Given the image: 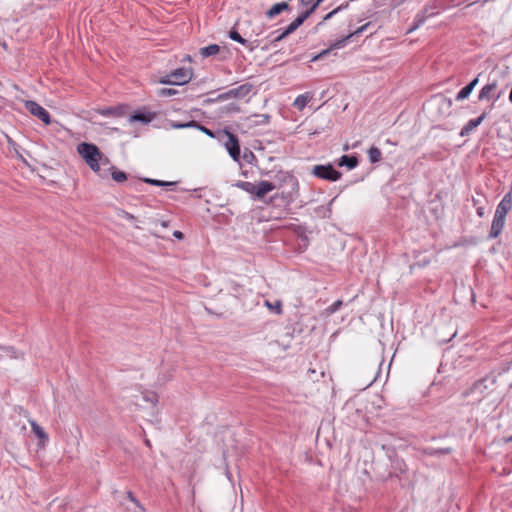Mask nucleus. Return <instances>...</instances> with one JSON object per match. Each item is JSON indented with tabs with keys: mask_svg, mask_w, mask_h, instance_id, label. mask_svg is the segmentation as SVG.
Masks as SVG:
<instances>
[{
	"mask_svg": "<svg viewBox=\"0 0 512 512\" xmlns=\"http://www.w3.org/2000/svg\"><path fill=\"white\" fill-rule=\"evenodd\" d=\"M25 108L30 114L40 119L46 125H49L51 123L49 112L41 105H39L37 102L28 100L25 102Z\"/></svg>",
	"mask_w": 512,
	"mask_h": 512,
	"instance_id": "nucleus-5",
	"label": "nucleus"
},
{
	"mask_svg": "<svg viewBox=\"0 0 512 512\" xmlns=\"http://www.w3.org/2000/svg\"><path fill=\"white\" fill-rule=\"evenodd\" d=\"M322 1L323 0H300V6L303 8L313 7L315 11Z\"/></svg>",
	"mask_w": 512,
	"mask_h": 512,
	"instance_id": "nucleus-32",
	"label": "nucleus"
},
{
	"mask_svg": "<svg viewBox=\"0 0 512 512\" xmlns=\"http://www.w3.org/2000/svg\"><path fill=\"white\" fill-rule=\"evenodd\" d=\"M452 451H453V449L450 447H445V448L425 447V448L420 449V452L423 455L435 456V457H440L442 455H448V454L452 453Z\"/></svg>",
	"mask_w": 512,
	"mask_h": 512,
	"instance_id": "nucleus-15",
	"label": "nucleus"
},
{
	"mask_svg": "<svg viewBox=\"0 0 512 512\" xmlns=\"http://www.w3.org/2000/svg\"><path fill=\"white\" fill-rule=\"evenodd\" d=\"M252 88H253L252 84L245 83L236 88L230 89L227 92L220 94L218 96V99L227 100V99H231V98H244L251 92Z\"/></svg>",
	"mask_w": 512,
	"mask_h": 512,
	"instance_id": "nucleus-6",
	"label": "nucleus"
},
{
	"mask_svg": "<svg viewBox=\"0 0 512 512\" xmlns=\"http://www.w3.org/2000/svg\"><path fill=\"white\" fill-rule=\"evenodd\" d=\"M229 37L230 39H232L233 41H236L244 46H246L250 51H253L257 46H258V43L257 44H254L256 43L257 41H254V42H249L248 40H246L245 38H243L236 30H231L229 32Z\"/></svg>",
	"mask_w": 512,
	"mask_h": 512,
	"instance_id": "nucleus-17",
	"label": "nucleus"
},
{
	"mask_svg": "<svg viewBox=\"0 0 512 512\" xmlns=\"http://www.w3.org/2000/svg\"><path fill=\"white\" fill-rule=\"evenodd\" d=\"M504 226H505V218L498 217V216L494 215V218H493V221L491 224V229L489 232V238H491V239L497 238L503 231Z\"/></svg>",
	"mask_w": 512,
	"mask_h": 512,
	"instance_id": "nucleus-13",
	"label": "nucleus"
},
{
	"mask_svg": "<svg viewBox=\"0 0 512 512\" xmlns=\"http://www.w3.org/2000/svg\"><path fill=\"white\" fill-rule=\"evenodd\" d=\"M498 83L497 81H492L490 83H487L484 85L478 94V100L479 101H491L492 104L490 106V109L493 108L494 104L500 99L502 95V91L498 90Z\"/></svg>",
	"mask_w": 512,
	"mask_h": 512,
	"instance_id": "nucleus-2",
	"label": "nucleus"
},
{
	"mask_svg": "<svg viewBox=\"0 0 512 512\" xmlns=\"http://www.w3.org/2000/svg\"><path fill=\"white\" fill-rule=\"evenodd\" d=\"M289 181L293 186H297L298 183L296 181V179L294 177H292L291 175H285L284 176V181Z\"/></svg>",
	"mask_w": 512,
	"mask_h": 512,
	"instance_id": "nucleus-42",
	"label": "nucleus"
},
{
	"mask_svg": "<svg viewBox=\"0 0 512 512\" xmlns=\"http://www.w3.org/2000/svg\"><path fill=\"white\" fill-rule=\"evenodd\" d=\"M508 442L512 441V435L507 439Z\"/></svg>",
	"mask_w": 512,
	"mask_h": 512,
	"instance_id": "nucleus-52",
	"label": "nucleus"
},
{
	"mask_svg": "<svg viewBox=\"0 0 512 512\" xmlns=\"http://www.w3.org/2000/svg\"><path fill=\"white\" fill-rule=\"evenodd\" d=\"M142 398L145 402L149 403L152 408L158 405V395L154 391L144 390L141 392Z\"/></svg>",
	"mask_w": 512,
	"mask_h": 512,
	"instance_id": "nucleus-21",
	"label": "nucleus"
},
{
	"mask_svg": "<svg viewBox=\"0 0 512 512\" xmlns=\"http://www.w3.org/2000/svg\"><path fill=\"white\" fill-rule=\"evenodd\" d=\"M329 53V49L328 50H324L323 52H321L320 54H318L314 60H317V59H320L322 58L324 55L328 54Z\"/></svg>",
	"mask_w": 512,
	"mask_h": 512,
	"instance_id": "nucleus-46",
	"label": "nucleus"
},
{
	"mask_svg": "<svg viewBox=\"0 0 512 512\" xmlns=\"http://www.w3.org/2000/svg\"><path fill=\"white\" fill-rule=\"evenodd\" d=\"M173 236L175 238H177V239H180V240L183 239V233L181 231H178V230L173 232Z\"/></svg>",
	"mask_w": 512,
	"mask_h": 512,
	"instance_id": "nucleus-45",
	"label": "nucleus"
},
{
	"mask_svg": "<svg viewBox=\"0 0 512 512\" xmlns=\"http://www.w3.org/2000/svg\"><path fill=\"white\" fill-rule=\"evenodd\" d=\"M223 134L227 138L224 142V146L234 161H240V144L237 136L231 132L224 130Z\"/></svg>",
	"mask_w": 512,
	"mask_h": 512,
	"instance_id": "nucleus-3",
	"label": "nucleus"
},
{
	"mask_svg": "<svg viewBox=\"0 0 512 512\" xmlns=\"http://www.w3.org/2000/svg\"><path fill=\"white\" fill-rule=\"evenodd\" d=\"M77 151L80 156L84 159L89 168L100 174V164L108 162L107 158H104L98 147L91 143H80L77 146Z\"/></svg>",
	"mask_w": 512,
	"mask_h": 512,
	"instance_id": "nucleus-1",
	"label": "nucleus"
},
{
	"mask_svg": "<svg viewBox=\"0 0 512 512\" xmlns=\"http://www.w3.org/2000/svg\"><path fill=\"white\" fill-rule=\"evenodd\" d=\"M278 188L279 186L274 182H269L265 180L259 181L256 184V199H262L269 192Z\"/></svg>",
	"mask_w": 512,
	"mask_h": 512,
	"instance_id": "nucleus-11",
	"label": "nucleus"
},
{
	"mask_svg": "<svg viewBox=\"0 0 512 512\" xmlns=\"http://www.w3.org/2000/svg\"><path fill=\"white\" fill-rule=\"evenodd\" d=\"M311 99H312L311 94H309V93L301 94L296 97V99L293 102V106L297 110L302 111Z\"/></svg>",
	"mask_w": 512,
	"mask_h": 512,
	"instance_id": "nucleus-18",
	"label": "nucleus"
},
{
	"mask_svg": "<svg viewBox=\"0 0 512 512\" xmlns=\"http://www.w3.org/2000/svg\"><path fill=\"white\" fill-rule=\"evenodd\" d=\"M159 94H160L161 96H164V97H165V96H172V95L176 94V90L171 89V88H163V89H161V90L159 91Z\"/></svg>",
	"mask_w": 512,
	"mask_h": 512,
	"instance_id": "nucleus-37",
	"label": "nucleus"
},
{
	"mask_svg": "<svg viewBox=\"0 0 512 512\" xmlns=\"http://www.w3.org/2000/svg\"><path fill=\"white\" fill-rule=\"evenodd\" d=\"M304 22L302 21V18L296 17L294 21H292L287 27H286V34L293 33L298 27H300Z\"/></svg>",
	"mask_w": 512,
	"mask_h": 512,
	"instance_id": "nucleus-30",
	"label": "nucleus"
},
{
	"mask_svg": "<svg viewBox=\"0 0 512 512\" xmlns=\"http://www.w3.org/2000/svg\"><path fill=\"white\" fill-rule=\"evenodd\" d=\"M479 76H476L468 85H472V89H474L476 87V85L478 84L479 82Z\"/></svg>",
	"mask_w": 512,
	"mask_h": 512,
	"instance_id": "nucleus-43",
	"label": "nucleus"
},
{
	"mask_svg": "<svg viewBox=\"0 0 512 512\" xmlns=\"http://www.w3.org/2000/svg\"><path fill=\"white\" fill-rule=\"evenodd\" d=\"M129 498H130V499H131V500H132V501H133V502H134L138 507H140V506H139V503H138V502H137V500L132 496V493H131V492H129Z\"/></svg>",
	"mask_w": 512,
	"mask_h": 512,
	"instance_id": "nucleus-48",
	"label": "nucleus"
},
{
	"mask_svg": "<svg viewBox=\"0 0 512 512\" xmlns=\"http://www.w3.org/2000/svg\"><path fill=\"white\" fill-rule=\"evenodd\" d=\"M145 443L147 446H150V441L149 440H145Z\"/></svg>",
	"mask_w": 512,
	"mask_h": 512,
	"instance_id": "nucleus-51",
	"label": "nucleus"
},
{
	"mask_svg": "<svg viewBox=\"0 0 512 512\" xmlns=\"http://www.w3.org/2000/svg\"><path fill=\"white\" fill-rule=\"evenodd\" d=\"M193 76V71L190 68H177L170 73L172 77V85H184L187 84Z\"/></svg>",
	"mask_w": 512,
	"mask_h": 512,
	"instance_id": "nucleus-7",
	"label": "nucleus"
},
{
	"mask_svg": "<svg viewBox=\"0 0 512 512\" xmlns=\"http://www.w3.org/2000/svg\"><path fill=\"white\" fill-rule=\"evenodd\" d=\"M236 187L240 188L241 190L247 192L248 194L252 195L254 198H256V184L248 181H238L235 184Z\"/></svg>",
	"mask_w": 512,
	"mask_h": 512,
	"instance_id": "nucleus-20",
	"label": "nucleus"
},
{
	"mask_svg": "<svg viewBox=\"0 0 512 512\" xmlns=\"http://www.w3.org/2000/svg\"><path fill=\"white\" fill-rule=\"evenodd\" d=\"M266 306L270 310L274 311V313L277 315H280L282 313V303L279 300L275 301L274 303L266 301Z\"/></svg>",
	"mask_w": 512,
	"mask_h": 512,
	"instance_id": "nucleus-31",
	"label": "nucleus"
},
{
	"mask_svg": "<svg viewBox=\"0 0 512 512\" xmlns=\"http://www.w3.org/2000/svg\"><path fill=\"white\" fill-rule=\"evenodd\" d=\"M0 350L3 351L5 356L13 359L19 358V353L12 346H0Z\"/></svg>",
	"mask_w": 512,
	"mask_h": 512,
	"instance_id": "nucleus-28",
	"label": "nucleus"
},
{
	"mask_svg": "<svg viewBox=\"0 0 512 512\" xmlns=\"http://www.w3.org/2000/svg\"><path fill=\"white\" fill-rule=\"evenodd\" d=\"M289 34H286V29L281 32L279 35H277L274 39H273V42H279L281 40H283L284 38H286Z\"/></svg>",
	"mask_w": 512,
	"mask_h": 512,
	"instance_id": "nucleus-41",
	"label": "nucleus"
},
{
	"mask_svg": "<svg viewBox=\"0 0 512 512\" xmlns=\"http://www.w3.org/2000/svg\"><path fill=\"white\" fill-rule=\"evenodd\" d=\"M193 128H197L198 130H200L201 132H203L204 134H206L207 136L211 137V138H214V133L213 131H211L210 129L206 128L205 126H202L201 124H199L198 122H196V126H193Z\"/></svg>",
	"mask_w": 512,
	"mask_h": 512,
	"instance_id": "nucleus-35",
	"label": "nucleus"
},
{
	"mask_svg": "<svg viewBox=\"0 0 512 512\" xmlns=\"http://www.w3.org/2000/svg\"><path fill=\"white\" fill-rule=\"evenodd\" d=\"M381 151L377 147L372 146L368 150V157L371 163H377L381 160Z\"/></svg>",
	"mask_w": 512,
	"mask_h": 512,
	"instance_id": "nucleus-27",
	"label": "nucleus"
},
{
	"mask_svg": "<svg viewBox=\"0 0 512 512\" xmlns=\"http://www.w3.org/2000/svg\"><path fill=\"white\" fill-rule=\"evenodd\" d=\"M111 177L115 182L122 183L127 180V175L125 172L117 170L114 166L111 168Z\"/></svg>",
	"mask_w": 512,
	"mask_h": 512,
	"instance_id": "nucleus-25",
	"label": "nucleus"
},
{
	"mask_svg": "<svg viewBox=\"0 0 512 512\" xmlns=\"http://www.w3.org/2000/svg\"><path fill=\"white\" fill-rule=\"evenodd\" d=\"M342 304L343 303L341 300H337L334 303H332L329 307L326 308V312L328 314H333L341 308Z\"/></svg>",
	"mask_w": 512,
	"mask_h": 512,
	"instance_id": "nucleus-34",
	"label": "nucleus"
},
{
	"mask_svg": "<svg viewBox=\"0 0 512 512\" xmlns=\"http://www.w3.org/2000/svg\"><path fill=\"white\" fill-rule=\"evenodd\" d=\"M156 117V113L154 112H144V111H137L133 115H131L130 120L132 122H141L143 124H148L151 121H153Z\"/></svg>",
	"mask_w": 512,
	"mask_h": 512,
	"instance_id": "nucleus-14",
	"label": "nucleus"
},
{
	"mask_svg": "<svg viewBox=\"0 0 512 512\" xmlns=\"http://www.w3.org/2000/svg\"><path fill=\"white\" fill-rule=\"evenodd\" d=\"M219 50H220L219 45L211 44V45L201 48L200 55L204 58L214 56V55L218 54Z\"/></svg>",
	"mask_w": 512,
	"mask_h": 512,
	"instance_id": "nucleus-23",
	"label": "nucleus"
},
{
	"mask_svg": "<svg viewBox=\"0 0 512 512\" xmlns=\"http://www.w3.org/2000/svg\"><path fill=\"white\" fill-rule=\"evenodd\" d=\"M29 424L34 435L40 440L39 445L44 446L49 441L45 430L35 420H29Z\"/></svg>",
	"mask_w": 512,
	"mask_h": 512,
	"instance_id": "nucleus-12",
	"label": "nucleus"
},
{
	"mask_svg": "<svg viewBox=\"0 0 512 512\" xmlns=\"http://www.w3.org/2000/svg\"><path fill=\"white\" fill-rule=\"evenodd\" d=\"M313 12V7L305 8L298 17L304 22Z\"/></svg>",
	"mask_w": 512,
	"mask_h": 512,
	"instance_id": "nucleus-36",
	"label": "nucleus"
},
{
	"mask_svg": "<svg viewBox=\"0 0 512 512\" xmlns=\"http://www.w3.org/2000/svg\"><path fill=\"white\" fill-rule=\"evenodd\" d=\"M368 25H369V24L367 23V24H365V25L361 26L360 28L356 29L354 32H352V33H350L349 35H347L345 38H343V39H341V40L336 41V42L331 46V48H342V47H344V46H345V44H346V41H347L349 38H351V37H353V36H355V35H358V34H360V33L364 32V31L366 30V28H367V26H368Z\"/></svg>",
	"mask_w": 512,
	"mask_h": 512,
	"instance_id": "nucleus-19",
	"label": "nucleus"
},
{
	"mask_svg": "<svg viewBox=\"0 0 512 512\" xmlns=\"http://www.w3.org/2000/svg\"><path fill=\"white\" fill-rule=\"evenodd\" d=\"M476 213H477V215H478L479 217H483V216H484V214H485V209H484V207H478V208H477Z\"/></svg>",
	"mask_w": 512,
	"mask_h": 512,
	"instance_id": "nucleus-44",
	"label": "nucleus"
},
{
	"mask_svg": "<svg viewBox=\"0 0 512 512\" xmlns=\"http://www.w3.org/2000/svg\"><path fill=\"white\" fill-rule=\"evenodd\" d=\"M160 83L162 84H170L172 85V77H170V73L163 76L161 79H160Z\"/></svg>",
	"mask_w": 512,
	"mask_h": 512,
	"instance_id": "nucleus-39",
	"label": "nucleus"
},
{
	"mask_svg": "<svg viewBox=\"0 0 512 512\" xmlns=\"http://www.w3.org/2000/svg\"><path fill=\"white\" fill-rule=\"evenodd\" d=\"M121 214H122V217L128 221H134L135 220V216L129 212H126V211H121Z\"/></svg>",
	"mask_w": 512,
	"mask_h": 512,
	"instance_id": "nucleus-40",
	"label": "nucleus"
},
{
	"mask_svg": "<svg viewBox=\"0 0 512 512\" xmlns=\"http://www.w3.org/2000/svg\"><path fill=\"white\" fill-rule=\"evenodd\" d=\"M99 113L103 116H120L121 110H120V108L109 107V108L100 110Z\"/></svg>",
	"mask_w": 512,
	"mask_h": 512,
	"instance_id": "nucleus-29",
	"label": "nucleus"
},
{
	"mask_svg": "<svg viewBox=\"0 0 512 512\" xmlns=\"http://www.w3.org/2000/svg\"><path fill=\"white\" fill-rule=\"evenodd\" d=\"M313 175L329 181H337L341 178V173L334 169L332 165H316L313 167Z\"/></svg>",
	"mask_w": 512,
	"mask_h": 512,
	"instance_id": "nucleus-4",
	"label": "nucleus"
},
{
	"mask_svg": "<svg viewBox=\"0 0 512 512\" xmlns=\"http://www.w3.org/2000/svg\"><path fill=\"white\" fill-rule=\"evenodd\" d=\"M141 181H143L147 184L159 186V187H170V186H174L176 184V182L157 180V179H152V178H148V177L141 178Z\"/></svg>",
	"mask_w": 512,
	"mask_h": 512,
	"instance_id": "nucleus-24",
	"label": "nucleus"
},
{
	"mask_svg": "<svg viewBox=\"0 0 512 512\" xmlns=\"http://www.w3.org/2000/svg\"><path fill=\"white\" fill-rule=\"evenodd\" d=\"M486 111L482 112L480 116L475 119H470L461 129L460 136H468L475 128H477L487 117Z\"/></svg>",
	"mask_w": 512,
	"mask_h": 512,
	"instance_id": "nucleus-10",
	"label": "nucleus"
},
{
	"mask_svg": "<svg viewBox=\"0 0 512 512\" xmlns=\"http://www.w3.org/2000/svg\"><path fill=\"white\" fill-rule=\"evenodd\" d=\"M263 121L262 122H268L269 116L268 115H262Z\"/></svg>",
	"mask_w": 512,
	"mask_h": 512,
	"instance_id": "nucleus-49",
	"label": "nucleus"
},
{
	"mask_svg": "<svg viewBox=\"0 0 512 512\" xmlns=\"http://www.w3.org/2000/svg\"><path fill=\"white\" fill-rule=\"evenodd\" d=\"M290 10V5L287 2H279L274 4L267 12L266 17L272 19L283 11Z\"/></svg>",
	"mask_w": 512,
	"mask_h": 512,
	"instance_id": "nucleus-16",
	"label": "nucleus"
},
{
	"mask_svg": "<svg viewBox=\"0 0 512 512\" xmlns=\"http://www.w3.org/2000/svg\"><path fill=\"white\" fill-rule=\"evenodd\" d=\"M472 85H466L463 87L456 95L455 99L456 101H463L469 97V95L472 93Z\"/></svg>",
	"mask_w": 512,
	"mask_h": 512,
	"instance_id": "nucleus-26",
	"label": "nucleus"
},
{
	"mask_svg": "<svg viewBox=\"0 0 512 512\" xmlns=\"http://www.w3.org/2000/svg\"><path fill=\"white\" fill-rule=\"evenodd\" d=\"M344 6L341 5L339 7H337L336 9H334L333 11L329 12L325 17H324V21H327L329 20L330 18H332L336 13H338Z\"/></svg>",
	"mask_w": 512,
	"mask_h": 512,
	"instance_id": "nucleus-38",
	"label": "nucleus"
},
{
	"mask_svg": "<svg viewBox=\"0 0 512 512\" xmlns=\"http://www.w3.org/2000/svg\"><path fill=\"white\" fill-rule=\"evenodd\" d=\"M161 225H162L163 227H167V226H168V223H167L166 221H162V222H161Z\"/></svg>",
	"mask_w": 512,
	"mask_h": 512,
	"instance_id": "nucleus-50",
	"label": "nucleus"
},
{
	"mask_svg": "<svg viewBox=\"0 0 512 512\" xmlns=\"http://www.w3.org/2000/svg\"><path fill=\"white\" fill-rule=\"evenodd\" d=\"M193 126H196V121L192 120L187 123H176L172 122L171 127L174 129H183V128H193Z\"/></svg>",
	"mask_w": 512,
	"mask_h": 512,
	"instance_id": "nucleus-33",
	"label": "nucleus"
},
{
	"mask_svg": "<svg viewBox=\"0 0 512 512\" xmlns=\"http://www.w3.org/2000/svg\"><path fill=\"white\" fill-rule=\"evenodd\" d=\"M512 209V192H508L504 195L502 200L497 205L495 214L498 217L506 219V215Z\"/></svg>",
	"mask_w": 512,
	"mask_h": 512,
	"instance_id": "nucleus-8",
	"label": "nucleus"
},
{
	"mask_svg": "<svg viewBox=\"0 0 512 512\" xmlns=\"http://www.w3.org/2000/svg\"><path fill=\"white\" fill-rule=\"evenodd\" d=\"M229 110L237 112L239 111V108L235 104H230Z\"/></svg>",
	"mask_w": 512,
	"mask_h": 512,
	"instance_id": "nucleus-47",
	"label": "nucleus"
},
{
	"mask_svg": "<svg viewBox=\"0 0 512 512\" xmlns=\"http://www.w3.org/2000/svg\"><path fill=\"white\" fill-rule=\"evenodd\" d=\"M339 166H346L349 169H353L358 165V159L355 156L343 155L339 159Z\"/></svg>",
	"mask_w": 512,
	"mask_h": 512,
	"instance_id": "nucleus-22",
	"label": "nucleus"
},
{
	"mask_svg": "<svg viewBox=\"0 0 512 512\" xmlns=\"http://www.w3.org/2000/svg\"><path fill=\"white\" fill-rule=\"evenodd\" d=\"M495 385L494 377H485L475 382L472 386V393L485 394L489 389H492Z\"/></svg>",
	"mask_w": 512,
	"mask_h": 512,
	"instance_id": "nucleus-9",
	"label": "nucleus"
}]
</instances>
